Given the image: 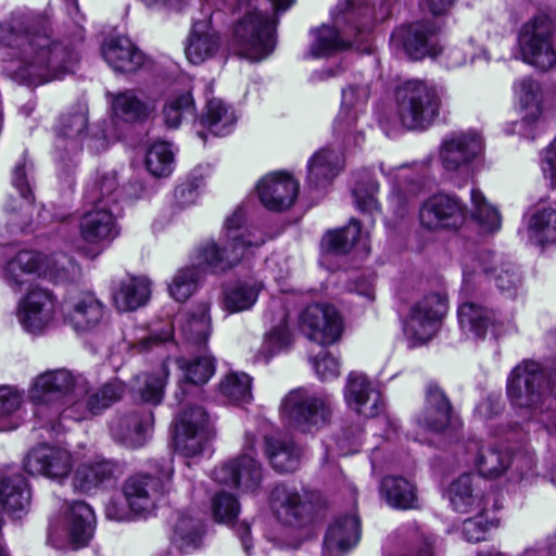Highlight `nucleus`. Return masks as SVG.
Wrapping results in <instances>:
<instances>
[{"instance_id": "c756f323", "label": "nucleus", "mask_w": 556, "mask_h": 556, "mask_svg": "<svg viewBox=\"0 0 556 556\" xmlns=\"http://www.w3.org/2000/svg\"><path fill=\"white\" fill-rule=\"evenodd\" d=\"M75 384L76 379L68 370H47L34 378L29 388V397L38 404L48 403L53 397L68 393Z\"/></svg>"}, {"instance_id": "f704fd0d", "label": "nucleus", "mask_w": 556, "mask_h": 556, "mask_svg": "<svg viewBox=\"0 0 556 556\" xmlns=\"http://www.w3.org/2000/svg\"><path fill=\"white\" fill-rule=\"evenodd\" d=\"M178 328L186 341L194 344L206 342L211 333L210 305L202 302L181 314L178 319Z\"/></svg>"}, {"instance_id": "9d476101", "label": "nucleus", "mask_w": 556, "mask_h": 556, "mask_svg": "<svg viewBox=\"0 0 556 556\" xmlns=\"http://www.w3.org/2000/svg\"><path fill=\"white\" fill-rule=\"evenodd\" d=\"M446 313V302L438 293L426 295L415 304L404 325L405 334L415 344L428 342L439 330Z\"/></svg>"}, {"instance_id": "58836bf2", "label": "nucleus", "mask_w": 556, "mask_h": 556, "mask_svg": "<svg viewBox=\"0 0 556 556\" xmlns=\"http://www.w3.org/2000/svg\"><path fill=\"white\" fill-rule=\"evenodd\" d=\"M378 182L374 179L372 173L364 168L354 173L353 195L356 207L367 214L378 211V201L376 193L378 191Z\"/></svg>"}, {"instance_id": "680f3d73", "label": "nucleus", "mask_w": 556, "mask_h": 556, "mask_svg": "<svg viewBox=\"0 0 556 556\" xmlns=\"http://www.w3.org/2000/svg\"><path fill=\"white\" fill-rule=\"evenodd\" d=\"M475 463L482 477L493 479L508 469L511 454H477Z\"/></svg>"}, {"instance_id": "2eb2a0df", "label": "nucleus", "mask_w": 556, "mask_h": 556, "mask_svg": "<svg viewBox=\"0 0 556 556\" xmlns=\"http://www.w3.org/2000/svg\"><path fill=\"white\" fill-rule=\"evenodd\" d=\"M466 211V205L456 195L438 193L422 204L419 219L430 230L457 228L465 220Z\"/></svg>"}, {"instance_id": "8fccbe9b", "label": "nucleus", "mask_w": 556, "mask_h": 556, "mask_svg": "<svg viewBox=\"0 0 556 556\" xmlns=\"http://www.w3.org/2000/svg\"><path fill=\"white\" fill-rule=\"evenodd\" d=\"M471 202L473 205L472 217L481 229L486 232L498 230L501 227V215L495 207L486 202L480 190H471Z\"/></svg>"}, {"instance_id": "6e6d98bb", "label": "nucleus", "mask_w": 556, "mask_h": 556, "mask_svg": "<svg viewBox=\"0 0 556 556\" xmlns=\"http://www.w3.org/2000/svg\"><path fill=\"white\" fill-rule=\"evenodd\" d=\"M177 364L184 370L186 379L194 384L207 382L215 370L213 359L208 355H202L191 361L178 358Z\"/></svg>"}, {"instance_id": "9b49d317", "label": "nucleus", "mask_w": 556, "mask_h": 556, "mask_svg": "<svg viewBox=\"0 0 556 556\" xmlns=\"http://www.w3.org/2000/svg\"><path fill=\"white\" fill-rule=\"evenodd\" d=\"M56 301L47 289H30L18 303L17 319L24 330L39 334L49 328L55 317Z\"/></svg>"}, {"instance_id": "2f4dec72", "label": "nucleus", "mask_w": 556, "mask_h": 556, "mask_svg": "<svg viewBox=\"0 0 556 556\" xmlns=\"http://www.w3.org/2000/svg\"><path fill=\"white\" fill-rule=\"evenodd\" d=\"M150 293L151 282L147 277L127 276L114 288V305L121 312L135 311L149 301Z\"/></svg>"}, {"instance_id": "cd10ccee", "label": "nucleus", "mask_w": 556, "mask_h": 556, "mask_svg": "<svg viewBox=\"0 0 556 556\" xmlns=\"http://www.w3.org/2000/svg\"><path fill=\"white\" fill-rule=\"evenodd\" d=\"M58 271L56 262L33 251L17 253L7 265L8 279L20 287L27 281L28 277H53L56 276Z\"/></svg>"}, {"instance_id": "bf43d9fd", "label": "nucleus", "mask_w": 556, "mask_h": 556, "mask_svg": "<svg viewBox=\"0 0 556 556\" xmlns=\"http://www.w3.org/2000/svg\"><path fill=\"white\" fill-rule=\"evenodd\" d=\"M200 273L194 267H186L177 271L168 287L176 301H186L195 290Z\"/></svg>"}, {"instance_id": "5fc2aeb1", "label": "nucleus", "mask_w": 556, "mask_h": 556, "mask_svg": "<svg viewBox=\"0 0 556 556\" xmlns=\"http://www.w3.org/2000/svg\"><path fill=\"white\" fill-rule=\"evenodd\" d=\"M448 494L455 510L467 513L476 500L473 494V478L470 475H462L451 483Z\"/></svg>"}, {"instance_id": "052dcab7", "label": "nucleus", "mask_w": 556, "mask_h": 556, "mask_svg": "<svg viewBox=\"0 0 556 556\" xmlns=\"http://www.w3.org/2000/svg\"><path fill=\"white\" fill-rule=\"evenodd\" d=\"M293 447V442L278 432L264 434L262 441H258L256 437L250 432L244 437L245 450L262 448L264 452H289Z\"/></svg>"}, {"instance_id": "79ce46f5", "label": "nucleus", "mask_w": 556, "mask_h": 556, "mask_svg": "<svg viewBox=\"0 0 556 556\" xmlns=\"http://www.w3.org/2000/svg\"><path fill=\"white\" fill-rule=\"evenodd\" d=\"M261 285L257 282H239L225 291L224 306L231 313L249 309L257 300Z\"/></svg>"}, {"instance_id": "7ed1b4c3", "label": "nucleus", "mask_w": 556, "mask_h": 556, "mask_svg": "<svg viewBox=\"0 0 556 556\" xmlns=\"http://www.w3.org/2000/svg\"><path fill=\"white\" fill-rule=\"evenodd\" d=\"M269 507L283 526L304 530L315 528L325 517L327 498L318 490L277 483L268 495Z\"/></svg>"}, {"instance_id": "20e7f679", "label": "nucleus", "mask_w": 556, "mask_h": 556, "mask_svg": "<svg viewBox=\"0 0 556 556\" xmlns=\"http://www.w3.org/2000/svg\"><path fill=\"white\" fill-rule=\"evenodd\" d=\"M242 14L233 25L232 38L239 54L250 61L267 58L275 48V22L253 7L250 0H229Z\"/></svg>"}, {"instance_id": "ea45409f", "label": "nucleus", "mask_w": 556, "mask_h": 556, "mask_svg": "<svg viewBox=\"0 0 556 556\" xmlns=\"http://www.w3.org/2000/svg\"><path fill=\"white\" fill-rule=\"evenodd\" d=\"M237 121L232 109L219 99H212L206 104L202 116V123L216 136H225L230 132Z\"/></svg>"}, {"instance_id": "a878e982", "label": "nucleus", "mask_w": 556, "mask_h": 556, "mask_svg": "<svg viewBox=\"0 0 556 556\" xmlns=\"http://www.w3.org/2000/svg\"><path fill=\"white\" fill-rule=\"evenodd\" d=\"M31 490L22 473L2 475L0 477V506L12 519H22L30 507Z\"/></svg>"}, {"instance_id": "6e6552de", "label": "nucleus", "mask_w": 556, "mask_h": 556, "mask_svg": "<svg viewBox=\"0 0 556 556\" xmlns=\"http://www.w3.org/2000/svg\"><path fill=\"white\" fill-rule=\"evenodd\" d=\"M215 432L206 413L201 407L180 412L172 427V444L177 451L200 452L208 448L207 443Z\"/></svg>"}, {"instance_id": "6ab92c4d", "label": "nucleus", "mask_w": 556, "mask_h": 556, "mask_svg": "<svg viewBox=\"0 0 556 556\" xmlns=\"http://www.w3.org/2000/svg\"><path fill=\"white\" fill-rule=\"evenodd\" d=\"M126 469V463L100 457L89 464L79 465L73 476V485L81 493L91 492L117 481Z\"/></svg>"}, {"instance_id": "aec40b11", "label": "nucleus", "mask_w": 556, "mask_h": 556, "mask_svg": "<svg viewBox=\"0 0 556 556\" xmlns=\"http://www.w3.org/2000/svg\"><path fill=\"white\" fill-rule=\"evenodd\" d=\"M395 0H350V24L356 29L355 40H350V49L368 51V39L374 22L384 18L390 13Z\"/></svg>"}, {"instance_id": "09e8293b", "label": "nucleus", "mask_w": 556, "mask_h": 556, "mask_svg": "<svg viewBox=\"0 0 556 556\" xmlns=\"http://www.w3.org/2000/svg\"><path fill=\"white\" fill-rule=\"evenodd\" d=\"M169 375L168 362L165 361L161 368L152 374L144 375L142 387L138 393L146 403L157 405L164 396V389Z\"/></svg>"}, {"instance_id": "f3484780", "label": "nucleus", "mask_w": 556, "mask_h": 556, "mask_svg": "<svg viewBox=\"0 0 556 556\" xmlns=\"http://www.w3.org/2000/svg\"><path fill=\"white\" fill-rule=\"evenodd\" d=\"M383 409L384 401L379 390L365 375L350 372V414L356 416V431H362L365 420L377 417Z\"/></svg>"}, {"instance_id": "0e129e2a", "label": "nucleus", "mask_w": 556, "mask_h": 556, "mask_svg": "<svg viewBox=\"0 0 556 556\" xmlns=\"http://www.w3.org/2000/svg\"><path fill=\"white\" fill-rule=\"evenodd\" d=\"M483 271L486 274H495V283L497 288L509 295H513L521 283L518 269L515 265L509 263L503 264L500 271H497V268L488 266L483 267Z\"/></svg>"}, {"instance_id": "37998d69", "label": "nucleus", "mask_w": 556, "mask_h": 556, "mask_svg": "<svg viewBox=\"0 0 556 556\" xmlns=\"http://www.w3.org/2000/svg\"><path fill=\"white\" fill-rule=\"evenodd\" d=\"M112 110L116 117L126 122L141 119L148 116L150 112L149 105L132 91L116 94L112 99Z\"/></svg>"}, {"instance_id": "774afa93", "label": "nucleus", "mask_w": 556, "mask_h": 556, "mask_svg": "<svg viewBox=\"0 0 556 556\" xmlns=\"http://www.w3.org/2000/svg\"><path fill=\"white\" fill-rule=\"evenodd\" d=\"M24 402L23 392L12 386L0 387V417L16 412Z\"/></svg>"}, {"instance_id": "a18cd8bd", "label": "nucleus", "mask_w": 556, "mask_h": 556, "mask_svg": "<svg viewBox=\"0 0 556 556\" xmlns=\"http://www.w3.org/2000/svg\"><path fill=\"white\" fill-rule=\"evenodd\" d=\"M202 535L203 531L197 519L184 514L178 516L174 526V541L181 551L199 548L202 543Z\"/></svg>"}, {"instance_id": "69168bd1", "label": "nucleus", "mask_w": 556, "mask_h": 556, "mask_svg": "<svg viewBox=\"0 0 556 556\" xmlns=\"http://www.w3.org/2000/svg\"><path fill=\"white\" fill-rule=\"evenodd\" d=\"M87 126L85 110L75 113L64 114L60 119L59 131L63 137L80 139Z\"/></svg>"}, {"instance_id": "4c0bfd02", "label": "nucleus", "mask_w": 556, "mask_h": 556, "mask_svg": "<svg viewBox=\"0 0 556 556\" xmlns=\"http://www.w3.org/2000/svg\"><path fill=\"white\" fill-rule=\"evenodd\" d=\"M348 231L345 228L329 230L320 242V263L334 269L344 263L348 252Z\"/></svg>"}, {"instance_id": "473e14b6", "label": "nucleus", "mask_w": 556, "mask_h": 556, "mask_svg": "<svg viewBox=\"0 0 556 556\" xmlns=\"http://www.w3.org/2000/svg\"><path fill=\"white\" fill-rule=\"evenodd\" d=\"M73 454H25L23 467L31 476L51 480L66 478L73 469Z\"/></svg>"}, {"instance_id": "c03bdc74", "label": "nucleus", "mask_w": 556, "mask_h": 556, "mask_svg": "<svg viewBox=\"0 0 556 556\" xmlns=\"http://www.w3.org/2000/svg\"><path fill=\"white\" fill-rule=\"evenodd\" d=\"M252 379L244 372H230L220 381L219 391L230 402L236 404L250 403Z\"/></svg>"}, {"instance_id": "72a5a7b5", "label": "nucleus", "mask_w": 556, "mask_h": 556, "mask_svg": "<svg viewBox=\"0 0 556 556\" xmlns=\"http://www.w3.org/2000/svg\"><path fill=\"white\" fill-rule=\"evenodd\" d=\"M343 168L333 151L321 149L307 164V184L311 188L323 189L329 186Z\"/></svg>"}, {"instance_id": "423d86ee", "label": "nucleus", "mask_w": 556, "mask_h": 556, "mask_svg": "<svg viewBox=\"0 0 556 556\" xmlns=\"http://www.w3.org/2000/svg\"><path fill=\"white\" fill-rule=\"evenodd\" d=\"M556 17L540 13L521 25L518 33V49L521 60L541 71L556 64L554 35Z\"/></svg>"}, {"instance_id": "412c9836", "label": "nucleus", "mask_w": 556, "mask_h": 556, "mask_svg": "<svg viewBox=\"0 0 556 556\" xmlns=\"http://www.w3.org/2000/svg\"><path fill=\"white\" fill-rule=\"evenodd\" d=\"M167 464L162 468L159 473L160 477H154L149 473H137L126 479L123 485V494L127 507L135 516H140L148 511L151 506L150 491L156 490L160 485L161 478H170L174 473L173 455L168 454Z\"/></svg>"}, {"instance_id": "e2e57ef3", "label": "nucleus", "mask_w": 556, "mask_h": 556, "mask_svg": "<svg viewBox=\"0 0 556 556\" xmlns=\"http://www.w3.org/2000/svg\"><path fill=\"white\" fill-rule=\"evenodd\" d=\"M350 255L362 262L370 253L369 232L363 229L361 222L354 218L350 219Z\"/></svg>"}, {"instance_id": "e433bc0d", "label": "nucleus", "mask_w": 556, "mask_h": 556, "mask_svg": "<svg viewBox=\"0 0 556 556\" xmlns=\"http://www.w3.org/2000/svg\"><path fill=\"white\" fill-rule=\"evenodd\" d=\"M380 491L386 501L395 508H413L417 501L415 486L402 477L388 476L383 478Z\"/></svg>"}, {"instance_id": "ddd939ff", "label": "nucleus", "mask_w": 556, "mask_h": 556, "mask_svg": "<svg viewBox=\"0 0 556 556\" xmlns=\"http://www.w3.org/2000/svg\"><path fill=\"white\" fill-rule=\"evenodd\" d=\"M348 27V3L338 4L331 12L330 23L311 30V43L307 58H329L345 47V29Z\"/></svg>"}, {"instance_id": "a211bd4d", "label": "nucleus", "mask_w": 556, "mask_h": 556, "mask_svg": "<svg viewBox=\"0 0 556 556\" xmlns=\"http://www.w3.org/2000/svg\"><path fill=\"white\" fill-rule=\"evenodd\" d=\"M65 320L77 331L87 332L104 320V305L91 292H77L66 296L63 303Z\"/></svg>"}, {"instance_id": "b1692460", "label": "nucleus", "mask_w": 556, "mask_h": 556, "mask_svg": "<svg viewBox=\"0 0 556 556\" xmlns=\"http://www.w3.org/2000/svg\"><path fill=\"white\" fill-rule=\"evenodd\" d=\"M482 149L483 141L478 132L453 134L443 140L440 159L445 169L457 170L475 160Z\"/></svg>"}, {"instance_id": "a19ab883", "label": "nucleus", "mask_w": 556, "mask_h": 556, "mask_svg": "<svg viewBox=\"0 0 556 556\" xmlns=\"http://www.w3.org/2000/svg\"><path fill=\"white\" fill-rule=\"evenodd\" d=\"M530 238L540 245L556 243V210L538 208L528 222Z\"/></svg>"}, {"instance_id": "603ef678", "label": "nucleus", "mask_w": 556, "mask_h": 556, "mask_svg": "<svg viewBox=\"0 0 556 556\" xmlns=\"http://www.w3.org/2000/svg\"><path fill=\"white\" fill-rule=\"evenodd\" d=\"M292 336L287 325V314L280 309L279 323L265 337L262 345V358H269L275 353L288 348Z\"/></svg>"}, {"instance_id": "4468645a", "label": "nucleus", "mask_w": 556, "mask_h": 556, "mask_svg": "<svg viewBox=\"0 0 556 556\" xmlns=\"http://www.w3.org/2000/svg\"><path fill=\"white\" fill-rule=\"evenodd\" d=\"M417 422L433 433H442L448 428L456 429L460 426L448 396L437 382L431 381L426 387L424 410Z\"/></svg>"}, {"instance_id": "0eeeda50", "label": "nucleus", "mask_w": 556, "mask_h": 556, "mask_svg": "<svg viewBox=\"0 0 556 556\" xmlns=\"http://www.w3.org/2000/svg\"><path fill=\"white\" fill-rule=\"evenodd\" d=\"M283 414L295 428L312 432L326 425L332 414L330 404L307 389L299 388L287 394L281 404Z\"/></svg>"}, {"instance_id": "5701e85b", "label": "nucleus", "mask_w": 556, "mask_h": 556, "mask_svg": "<svg viewBox=\"0 0 556 556\" xmlns=\"http://www.w3.org/2000/svg\"><path fill=\"white\" fill-rule=\"evenodd\" d=\"M117 233L115 218L105 205L96 206L85 213L79 220L80 239L92 247L93 255L98 254Z\"/></svg>"}, {"instance_id": "39448f33", "label": "nucleus", "mask_w": 556, "mask_h": 556, "mask_svg": "<svg viewBox=\"0 0 556 556\" xmlns=\"http://www.w3.org/2000/svg\"><path fill=\"white\" fill-rule=\"evenodd\" d=\"M397 114L407 129H425L438 117L441 100L434 87L408 80L395 90Z\"/></svg>"}, {"instance_id": "4d7b16f0", "label": "nucleus", "mask_w": 556, "mask_h": 556, "mask_svg": "<svg viewBox=\"0 0 556 556\" xmlns=\"http://www.w3.org/2000/svg\"><path fill=\"white\" fill-rule=\"evenodd\" d=\"M325 552L345 554L348 552V514H342L326 530L323 541Z\"/></svg>"}, {"instance_id": "c85d7f7f", "label": "nucleus", "mask_w": 556, "mask_h": 556, "mask_svg": "<svg viewBox=\"0 0 556 556\" xmlns=\"http://www.w3.org/2000/svg\"><path fill=\"white\" fill-rule=\"evenodd\" d=\"M220 47L218 33L208 21H198L187 38L185 54L192 64H201L213 58Z\"/></svg>"}, {"instance_id": "f03ea898", "label": "nucleus", "mask_w": 556, "mask_h": 556, "mask_svg": "<svg viewBox=\"0 0 556 556\" xmlns=\"http://www.w3.org/2000/svg\"><path fill=\"white\" fill-rule=\"evenodd\" d=\"M244 214L236 210L225 219L222 232L223 244L214 240L201 244L194 257L197 270L213 274L224 273L238 265L244 257L265 243V238H255L249 229H243Z\"/></svg>"}, {"instance_id": "13d9d810", "label": "nucleus", "mask_w": 556, "mask_h": 556, "mask_svg": "<svg viewBox=\"0 0 556 556\" xmlns=\"http://www.w3.org/2000/svg\"><path fill=\"white\" fill-rule=\"evenodd\" d=\"M192 97L189 90L172 94L164 106V122L167 127L176 128L182 117L192 111Z\"/></svg>"}, {"instance_id": "c9c22d12", "label": "nucleus", "mask_w": 556, "mask_h": 556, "mask_svg": "<svg viewBox=\"0 0 556 556\" xmlns=\"http://www.w3.org/2000/svg\"><path fill=\"white\" fill-rule=\"evenodd\" d=\"M153 417L151 413L143 416L132 414L118 420L113 427V431L121 435L125 442V447L138 448L146 440V434L152 428Z\"/></svg>"}, {"instance_id": "f8f14e48", "label": "nucleus", "mask_w": 556, "mask_h": 556, "mask_svg": "<svg viewBox=\"0 0 556 556\" xmlns=\"http://www.w3.org/2000/svg\"><path fill=\"white\" fill-rule=\"evenodd\" d=\"M440 26L431 21H419L396 29L392 39L401 45L406 55L415 61L437 56L442 52L438 41Z\"/></svg>"}, {"instance_id": "f257e3e1", "label": "nucleus", "mask_w": 556, "mask_h": 556, "mask_svg": "<svg viewBox=\"0 0 556 556\" xmlns=\"http://www.w3.org/2000/svg\"><path fill=\"white\" fill-rule=\"evenodd\" d=\"M9 46L17 51V64L10 70L16 79L30 85H41L71 72L77 54L51 38L46 30H27L11 34Z\"/></svg>"}, {"instance_id": "3c124183", "label": "nucleus", "mask_w": 556, "mask_h": 556, "mask_svg": "<svg viewBox=\"0 0 556 556\" xmlns=\"http://www.w3.org/2000/svg\"><path fill=\"white\" fill-rule=\"evenodd\" d=\"M125 393V386L119 380H113L89 394L86 405L91 414H98L121 400Z\"/></svg>"}, {"instance_id": "4be33fe9", "label": "nucleus", "mask_w": 556, "mask_h": 556, "mask_svg": "<svg viewBox=\"0 0 556 556\" xmlns=\"http://www.w3.org/2000/svg\"><path fill=\"white\" fill-rule=\"evenodd\" d=\"M262 204L270 211H283L295 201L299 182L288 173L276 172L264 176L256 186Z\"/></svg>"}, {"instance_id": "49530a36", "label": "nucleus", "mask_w": 556, "mask_h": 556, "mask_svg": "<svg viewBox=\"0 0 556 556\" xmlns=\"http://www.w3.org/2000/svg\"><path fill=\"white\" fill-rule=\"evenodd\" d=\"M500 526V519L495 513L482 509L476 516L464 520L462 527L463 536L470 543L485 540L486 534Z\"/></svg>"}, {"instance_id": "338daca9", "label": "nucleus", "mask_w": 556, "mask_h": 556, "mask_svg": "<svg viewBox=\"0 0 556 556\" xmlns=\"http://www.w3.org/2000/svg\"><path fill=\"white\" fill-rule=\"evenodd\" d=\"M117 181L114 173L103 175L94 185L87 191V198L96 206H106L105 198H110L116 190Z\"/></svg>"}, {"instance_id": "7c9ffc66", "label": "nucleus", "mask_w": 556, "mask_h": 556, "mask_svg": "<svg viewBox=\"0 0 556 556\" xmlns=\"http://www.w3.org/2000/svg\"><path fill=\"white\" fill-rule=\"evenodd\" d=\"M67 531L71 544L75 548L86 547L94 532L96 515L92 507L84 501H74L66 514Z\"/></svg>"}, {"instance_id": "864d4df0", "label": "nucleus", "mask_w": 556, "mask_h": 556, "mask_svg": "<svg viewBox=\"0 0 556 556\" xmlns=\"http://www.w3.org/2000/svg\"><path fill=\"white\" fill-rule=\"evenodd\" d=\"M240 513V503L236 495L219 491L212 498V516L217 523H235Z\"/></svg>"}, {"instance_id": "bb28decb", "label": "nucleus", "mask_w": 556, "mask_h": 556, "mask_svg": "<svg viewBox=\"0 0 556 556\" xmlns=\"http://www.w3.org/2000/svg\"><path fill=\"white\" fill-rule=\"evenodd\" d=\"M101 51L105 62L116 72H136L146 60L144 54L126 36L108 38Z\"/></svg>"}, {"instance_id": "de8ad7c7", "label": "nucleus", "mask_w": 556, "mask_h": 556, "mask_svg": "<svg viewBox=\"0 0 556 556\" xmlns=\"http://www.w3.org/2000/svg\"><path fill=\"white\" fill-rule=\"evenodd\" d=\"M147 169L155 177L170 175L174 167V152L167 142L153 143L146 155Z\"/></svg>"}, {"instance_id": "393cba45", "label": "nucleus", "mask_w": 556, "mask_h": 556, "mask_svg": "<svg viewBox=\"0 0 556 556\" xmlns=\"http://www.w3.org/2000/svg\"><path fill=\"white\" fill-rule=\"evenodd\" d=\"M457 314L462 330L476 339H484L488 330L497 338L503 330L504 324L500 315L482 304L472 301L464 302L459 305Z\"/></svg>"}, {"instance_id": "dca6fc26", "label": "nucleus", "mask_w": 556, "mask_h": 556, "mask_svg": "<svg viewBox=\"0 0 556 556\" xmlns=\"http://www.w3.org/2000/svg\"><path fill=\"white\" fill-rule=\"evenodd\" d=\"M214 477L220 484L241 492L255 493L261 486L263 470L251 454H237L235 458L216 468Z\"/></svg>"}, {"instance_id": "1a4fd4ad", "label": "nucleus", "mask_w": 556, "mask_h": 556, "mask_svg": "<svg viewBox=\"0 0 556 556\" xmlns=\"http://www.w3.org/2000/svg\"><path fill=\"white\" fill-rule=\"evenodd\" d=\"M300 329L311 341L320 345H330L340 340L344 323L334 306L314 304L302 312Z\"/></svg>"}]
</instances>
